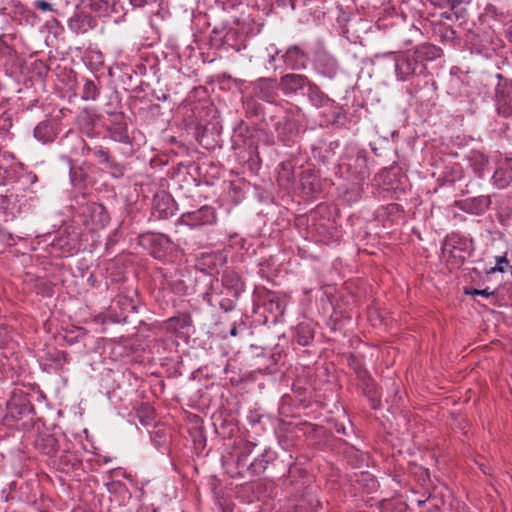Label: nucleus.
I'll list each match as a JSON object with an SVG mask.
<instances>
[{
    "instance_id": "1",
    "label": "nucleus",
    "mask_w": 512,
    "mask_h": 512,
    "mask_svg": "<svg viewBox=\"0 0 512 512\" xmlns=\"http://www.w3.org/2000/svg\"><path fill=\"white\" fill-rule=\"evenodd\" d=\"M497 78L499 83L494 94L495 110L498 116L507 119L512 115V80L505 79L501 74Z\"/></svg>"
},
{
    "instance_id": "2",
    "label": "nucleus",
    "mask_w": 512,
    "mask_h": 512,
    "mask_svg": "<svg viewBox=\"0 0 512 512\" xmlns=\"http://www.w3.org/2000/svg\"><path fill=\"white\" fill-rule=\"evenodd\" d=\"M280 87L284 94H294L297 91L303 89L305 86L309 87L310 97L314 100V97L318 102H322L324 100V95L319 92L318 87L311 83L309 79L300 74H286L280 79Z\"/></svg>"
},
{
    "instance_id": "3",
    "label": "nucleus",
    "mask_w": 512,
    "mask_h": 512,
    "mask_svg": "<svg viewBox=\"0 0 512 512\" xmlns=\"http://www.w3.org/2000/svg\"><path fill=\"white\" fill-rule=\"evenodd\" d=\"M395 72L401 81L407 80L410 76L421 74L426 70L425 65H420L414 52L401 53L395 56Z\"/></svg>"
},
{
    "instance_id": "4",
    "label": "nucleus",
    "mask_w": 512,
    "mask_h": 512,
    "mask_svg": "<svg viewBox=\"0 0 512 512\" xmlns=\"http://www.w3.org/2000/svg\"><path fill=\"white\" fill-rule=\"evenodd\" d=\"M181 221L194 228L203 225H213L217 222V214L213 207L204 205L195 211L183 213Z\"/></svg>"
},
{
    "instance_id": "5",
    "label": "nucleus",
    "mask_w": 512,
    "mask_h": 512,
    "mask_svg": "<svg viewBox=\"0 0 512 512\" xmlns=\"http://www.w3.org/2000/svg\"><path fill=\"white\" fill-rule=\"evenodd\" d=\"M473 251L472 240L459 234L447 236L442 246V253L448 256H462V254L470 256Z\"/></svg>"
},
{
    "instance_id": "6",
    "label": "nucleus",
    "mask_w": 512,
    "mask_h": 512,
    "mask_svg": "<svg viewBox=\"0 0 512 512\" xmlns=\"http://www.w3.org/2000/svg\"><path fill=\"white\" fill-rule=\"evenodd\" d=\"M279 87L277 79L270 77H262L251 83L253 95L268 103H273L276 100Z\"/></svg>"
},
{
    "instance_id": "7",
    "label": "nucleus",
    "mask_w": 512,
    "mask_h": 512,
    "mask_svg": "<svg viewBox=\"0 0 512 512\" xmlns=\"http://www.w3.org/2000/svg\"><path fill=\"white\" fill-rule=\"evenodd\" d=\"M314 64L319 73L330 79L334 78L339 70L336 58L326 51L316 53Z\"/></svg>"
},
{
    "instance_id": "8",
    "label": "nucleus",
    "mask_w": 512,
    "mask_h": 512,
    "mask_svg": "<svg viewBox=\"0 0 512 512\" xmlns=\"http://www.w3.org/2000/svg\"><path fill=\"white\" fill-rule=\"evenodd\" d=\"M225 252L232 253L234 256H251L257 253L253 243L240 237L238 234H233L229 237Z\"/></svg>"
},
{
    "instance_id": "9",
    "label": "nucleus",
    "mask_w": 512,
    "mask_h": 512,
    "mask_svg": "<svg viewBox=\"0 0 512 512\" xmlns=\"http://www.w3.org/2000/svg\"><path fill=\"white\" fill-rule=\"evenodd\" d=\"M490 205L491 199L490 196L487 195L467 198L458 204L462 211L474 215L483 214L486 210L489 209Z\"/></svg>"
},
{
    "instance_id": "10",
    "label": "nucleus",
    "mask_w": 512,
    "mask_h": 512,
    "mask_svg": "<svg viewBox=\"0 0 512 512\" xmlns=\"http://www.w3.org/2000/svg\"><path fill=\"white\" fill-rule=\"evenodd\" d=\"M277 459V453L271 448H266L261 455L254 459L248 466L249 471L253 476L261 475L265 472L268 465Z\"/></svg>"
},
{
    "instance_id": "11",
    "label": "nucleus",
    "mask_w": 512,
    "mask_h": 512,
    "mask_svg": "<svg viewBox=\"0 0 512 512\" xmlns=\"http://www.w3.org/2000/svg\"><path fill=\"white\" fill-rule=\"evenodd\" d=\"M275 130L278 138L284 142L290 141L298 134L299 124L297 121L283 117L275 123Z\"/></svg>"
},
{
    "instance_id": "12",
    "label": "nucleus",
    "mask_w": 512,
    "mask_h": 512,
    "mask_svg": "<svg viewBox=\"0 0 512 512\" xmlns=\"http://www.w3.org/2000/svg\"><path fill=\"white\" fill-rule=\"evenodd\" d=\"M284 62L293 70H301L306 67L308 57L298 46L290 47L283 56Z\"/></svg>"
},
{
    "instance_id": "13",
    "label": "nucleus",
    "mask_w": 512,
    "mask_h": 512,
    "mask_svg": "<svg viewBox=\"0 0 512 512\" xmlns=\"http://www.w3.org/2000/svg\"><path fill=\"white\" fill-rule=\"evenodd\" d=\"M111 138L117 142L130 144L127 122L122 114L115 116L114 122L109 128Z\"/></svg>"
},
{
    "instance_id": "14",
    "label": "nucleus",
    "mask_w": 512,
    "mask_h": 512,
    "mask_svg": "<svg viewBox=\"0 0 512 512\" xmlns=\"http://www.w3.org/2000/svg\"><path fill=\"white\" fill-rule=\"evenodd\" d=\"M95 26V20L88 14H77L71 17L68 21V27L71 31L76 34L86 33L93 29Z\"/></svg>"
},
{
    "instance_id": "15",
    "label": "nucleus",
    "mask_w": 512,
    "mask_h": 512,
    "mask_svg": "<svg viewBox=\"0 0 512 512\" xmlns=\"http://www.w3.org/2000/svg\"><path fill=\"white\" fill-rule=\"evenodd\" d=\"M414 54L420 65H425V62L439 58L442 55V50L433 44L425 43L417 46Z\"/></svg>"
},
{
    "instance_id": "16",
    "label": "nucleus",
    "mask_w": 512,
    "mask_h": 512,
    "mask_svg": "<svg viewBox=\"0 0 512 512\" xmlns=\"http://www.w3.org/2000/svg\"><path fill=\"white\" fill-rule=\"evenodd\" d=\"M36 448L43 454L53 456L59 449L57 438L53 434L39 435L35 441Z\"/></svg>"
},
{
    "instance_id": "17",
    "label": "nucleus",
    "mask_w": 512,
    "mask_h": 512,
    "mask_svg": "<svg viewBox=\"0 0 512 512\" xmlns=\"http://www.w3.org/2000/svg\"><path fill=\"white\" fill-rule=\"evenodd\" d=\"M492 180L500 189H504L512 184V161L497 168L492 176Z\"/></svg>"
},
{
    "instance_id": "18",
    "label": "nucleus",
    "mask_w": 512,
    "mask_h": 512,
    "mask_svg": "<svg viewBox=\"0 0 512 512\" xmlns=\"http://www.w3.org/2000/svg\"><path fill=\"white\" fill-rule=\"evenodd\" d=\"M188 326H190V317L187 314H179L162 323V330L165 329L171 333H178Z\"/></svg>"
},
{
    "instance_id": "19",
    "label": "nucleus",
    "mask_w": 512,
    "mask_h": 512,
    "mask_svg": "<svg viewBox=\"0 0 512 512\" xmlns=\"http://www.w3.org/2000/svg\"><path fill=\"white\" fill-rule=\"evenodd\" d=\"M295 336L297 342L300 345H308L310 341L314 338V328L312 322L309 320L300 322L296 327Z\"/></svg>"
},
{
    "instance_id": "20",
    "label": "nucleus",
    "mask_w": 512,
    "mask_h": 512,
    "mask_svg": "<svg viewBox=\"0 0 512 512\" xmlns=\"http://www.w3.org/2000/svg\"><path fill=\"white\" fill-rule=\"evenodd\" d=\"M91 219L97 228H104L110 221V217L101 204H92L89 207Z\"/></svg>"
},
{
    "instance_id": "21",
    "label": "nucleus",
    "mask_w": 512,
    "mask_h": 512,
    "mask_svg": "<svg viewBox=\"0 0 512 512\" xmlns=\"http://www.w3.org/2000/svg\"><path fill=\"white\" fill-rule=\"evenodd\" d=\"M207 302L213 307H219L224 312H230L235 308V302L229 298H221L217 294H207Z\"/></svg>"
},
{
    "instance_id": "22",
    "label": "nucleus",
    "mask_w": 512,
    "mask_h": 512,
    "mask_svg": "<svg viewBox=\"0 0 512 512\" xmlns=\"http://www.w3.org/2000/svg\"><path fill=\"white\" fill-rule=\"evenodd\" d=\"M158 240V235L146 233L139 237V244L145 249H148L149 253L154 256L158 252Z\"/></svg>"
},
{
    "instance_id": "23",
    "label": "nucleus",
    "mask_w": 512,
    "mask_h": 512,
    "mask_svg": "<svg viewBox=\"0 0 512 512\" xmlns=\"http://www.w3.org/2000/svg\"><path fill=\"white\" fill-rule=\"evenodd\" d=\"M245 112L248 116L257 117L263 114V106L256 100V97H246L243 101Z\"/></svg>"
},
{
    "instance_id": "24",
    "label": "nucleus",
    "mask_w": 512,
    "mask_h": 512,
    "mask_svg": "<svg viewBox=\"0 0 512 512\" xmlns=\"http://www.w3.org/2000/svg\"><path fill=\"white\" fill-rule=\"evenodd\" d=\"M162 218L173 216L177 210V204L172 196L162 192Z\"/></svg>"
},
{
    "instance_id": "25",
    "label": "nucleus",
    "mask_w": 512,
    "mask_h": 512,
    "mask_svg": "<svg viewBox=\"0 0 512 512\" xmlns=\"http://www.w3.org/2000/svg\"><path fill=\"white\" fill-rule=\"evenodd\" d=\"M256 445L251 442H243L241 446H239V455L237 457V466L238 467H244L246 466L245 462L247 457L252 453L254 447Z\"/></svg>"
},
{
    "instance_id": "26",
    "label": "nucleus",
    "mask_w": 512,
    "mask_h": 512,
    "mask_svg": "<svg viewBox=\"0 0 512 512\" xmlns=\"http://www.w3.org/2000/svg\"><path fill=\"white\" fill-rule=\"evenodd\" d=\"M34 137L42 142L52 139L51 127L47 123H39L34 129Z\"/></svg>"
},
{
    "instance_id": "27",
    "label": "nucleus",
    "mask_w": 512,
    "mask_h": 512,
    "mask_svg": "<svg viewBox=\"0 0 512 512\" xmlns=\"http://www.w3.org/2000/svg\"><path fill=\"white\" fill-rule=\"evenodd\" d=\"M99 94L94 81L86 80L83 86L82 98L84 100H95Z\"/></svg>"
},
{
    "instance_id": "28",
    "label": "nucleus",
    "mask_w": 512,
    "mask_h": 512,
    "mask_svg": "<svg viewBox=\"0 0 512 512\" xmlns=\"http://www.w3.org/2000/svg\"><path fill=\"white\" fill-rule=\"evenodd\" d=\"M156 412L149 405H143L139 411V419L142 425L149 426L154 419Z\"/></svg>"
},
{
    "instance_id": "29",
    "label": "nucleus",
    "mask_w": 512,
    "mask_h": 512,
    "mask_svg": "<svg viewBox=\"0 0 512 512\" xmlns=\"http://www.w3.org/2000/svg\"><path fill=\"white\" fill-rule=\"evenodd\" d=\"M497 263L494 267H491L489 270H486L487 274L500 272V273H510L511 264L508 261V258H496Z\"/></svg>"
},
{
    "instance_id": "30",
    "label": "nucleus",
    "mask_w": 512,
    "mask_h": 512,
    "mask_svg": "<svg viewBox=\"0 0 512 512\" xmlns=\"http://www.w3.org/2000/svg\"><path fill=\"white\" fill-rule=\"evenodd\" d=\"M93 155L100 163L106 164V166L112 163L108 150L101 146L94 148Z\"/></svg>"
},
{
    "instance_id": "31",
    "label": "nucleus",
    "mask_w": 512,
    "mask_h": 512,
    "mask_svg": "<svg viewBox=\"0 0 512 512\" xmlns=\"http://www.w3.org/2000/svg\"><path fill=\"white\" fill-rule=\"evenodd\" d=\"M114 301L123 311H134L135 309V304L133 300L128 299L126 296L119 295Z\"/></svg>"
},
{
    "instance_id": "32",
    "label": "nucleus",
    "mask_w": 512,
    "mask_h": 512,
    "mask_svg": "<svg viewBox=\"0 0 512 512\" xmlns=\"http://www.w3.org/2000/svg\"><path fill=\"white\" fill-rule=\"evenodd\" d=\"M464 293L467 295H471V296L479 295V296H484V297H490V296L494 295V292L489 291V288L479 290V289L465 287Z\"/></svg>"
},
{
    "instance_id": "33",
    "label": "nucleus",
    "mask_w": 512,
    "mask_h": 512,
    "mask_svg": "<svg viewBox=\"0 0 512 512\" xmlns=\"http://www.w3.org/2000/svg\"><path fill=\"white\" fill-rule=\"evenodd\" d=\"M99 2H101V4H99L98 8H96L98 5L97 0L93 2L92 6L95 9H99L103 13H107L109 10H111L115 3L114 0H99Z\"/></svg>"
},
{
    "instance_id": "34",
    "label": "nucleus",
    "mask_w": 512,
    "mask_h": 512,
    "mask_svg": "<svg viewBox=\"0 0 512 512\" xmlns=\"http://www.w3.org/2000/svg\"><path fill=\"white\" fill-rule=\"evenodd\" d=\"M34 6L43 12L52 11V4L45 0H36Z\"/></svg>"
},
{
    "instance_id": "35",
    "label": "nucleus",
    "mask_w": 512,
    "mask_h": 512,
    "mask_svg": "<svg viewBox=\"0 0 512 512\" xmlns=\"http://www.w3.org/2000/svg\"><path fill=\"white\" fill-rule=\"evenodd\" d=\"M107 167L113 169L114 174L120 176L123 174V166L112 159V163L108 164Z\"/></svg>"
},
{
    "instance_id": "36",
    "label": "nucleus",
    "mask_w": 512,
    "mask_h": 512,
    "mask_svg": "<svg viewBox=\"0 0 512 512\" xmlns=\"http://www.w3.org/2000/svg\"><path fill=\"white\" fill-rule=\"evenodd\" d=\"M461 3V0H440L439 5L448 4L451 8L457 7Z\"/></svg>"
},
{
    "instance_id": "37",
    "label": "nucleus",
    "mask_w": 512,
    "mask_h": 512,
    "mask_svg": "<svg viewBox=\"0 0 512 512\" xmlns=\"http://www.w3.org/2000/svg\"><path fill=\"white\" fill-rule=\"evenodd\" d=\"M8 171L0 166V185L4 184L7 179Z\"/></svg>"
},
{
    "instance_id": "38",
    "label": "nucleus",
    "mask_w": 512,
    "mask_h": 512,
    "mask_svg": "<svg viewBox=\"0 0 512 512\" xmlns=\"http://www.w3.org/2000/svg\"><path fill=\"white\" fill-rule=\"evenodd\" d=\"M6 121H7V119H6V118H4V114L2 113V114L0 115V131H2V130H5V129H6V127H7V125H6Z\"/></svg>"
},
{
    "instance_id": "39",
    "label": "nucleus",
    "mask_w": 512,
    "mask_h": 512,
    "mask_svg": "<svg viewBox=\"0 0 512 512\" xmlns=\"http://www.w3.org/2000/svg\"><path fill=\"white\" fill-rule=\"evenodd\" d=\"M486 14L496 15V8L492 5H488L485 9Z\"/></svg>"
},
{
    "instance_id": "40",
    "label": "nucleus",
    "mask_w": 512,
    "mask_h": 512,
    "mask_svg": "<svg viewBox=\"0 0 512 512\" xmlns=\"http://www.w3.org/2000/svg\"><path fill=\"white\" fill-rule=\"evenodd\" d=\"M409 32H410V34H411L412 36H415V37H417V36H420V35H421L420 30H419L418 28L414 27V26H413V27H411V28L409 29Z\"/></svg>"
},
{
    "instance_id": "41",
    "label": "nucleus",
    "mask_w": 512,
    "mask_h": 512,
    "mask_svg": "<svg viewBox=\"0 0 512 512\" xmlns=\"http://www.w3.org/2000/svg\"><path fill=\"white\" fill-rule=\"evenodd\" d=\"M454 36H455V32L451 29H447L444 34V37H446V38H454Z\"/></svg>"
},
{
    "instance_id": "42",
    "label": "nucleus",
    "mask_w": 512,
    "mask_h": 512,
    "mask_svg": "<svg viewBox=\"0 0 512 512\" xmlns=\"http://www.w3.org/2000/svg\"><path fill=\"white\" fill-rule=\"evenodd\" d=\"M158 436H159L158 431L151 432V438L156 445L158 444V441H157Z\"/></svg>"
},
{
    "instance_id": "43",
    "label": "nucleus",
    "mask_w": 512,
    "mask_h": 512,
    "mask_svg": "<svg viewBox=\"0 0 512 512\" xmlns=\"http://www.w3.org/2000/svg\"><path fill=\"white\" fill-rule=\"evenodd\" d=\"M479 157H480V165L481 166H484V165H486L488 163V158L487 157H485L483 155H480Z\"/></svg>"
},
{
    "instance_id": "44",
    "label": "nucleus",
    "mask_w": 512,
    "mask_h": 512,
    "mask_svg": "<svg viewBox=\"0 0 512 512\" xmlns=\"http://www.w3.org/2000/svg\"><path fill=\"white\" fill-rule=\"evenodd\" d=\"M237 334H238L237 328H236V326H233L230 330V335L233 337H236Z\"/></svg>"
},
{
    "instance_id": "45",
    "label": "nucleus",
    "mask_w": 512,
    "mask_h": 512,
    "mask_svg": "<svg viewBox=\"0 0 512 512\" xmlns=\"http://www.w3.org/2000/svg\"><path fill=\"white\" fill-rule=\"evenodd\" d=\"M224 30H225V27H223V28H221V29H220V28L215 27V28L213 29V32H214L215 34H220V33H222Z\"/></svg>"
},
{
    "instance_id": "46",
    "label": "nucleus",
    "mask_w": 512,
    "mask_h": 512,
    "mask_svg": "<svg viewBox=\"0 0 512 512\" xmlns=\"http://www.w3.org/2000/svg\"><path fill=\"white\" fill-rule=\"evenodd\" d=\"M114 265H115L114 260H113V259H110V260L108 261V263H107V269H110V268H111L112 266H114Z\"/></svg>"
},
{
    "instance_id": "47",
    "label": "nucleus",
    "mask_w": 512,
    "mask_h": 512,
    "mask_svg": "<svg viewBox=\"0 0 512 512\" xmlns=\"http://www.w3.org/2000/svg\"><path fill=\"white\" fill-rule=\"evenodd\" d=\"M337 433L346 434V430L344 426H341V428H337Z\"/></svg>"
},
{
    "instance_id": "48",
    "label": "nucleus",
    "mask_w": 512,
    "mask_h": 512,
    "mask_svg": "<svg viewBox=\"0 0 512 512\" xmlns=\"http://www.w3.org/2000/svg\"><path fill=\"white\" fill-rule=\"evenodd\" d=\"M356 161H360V162H362V163H365L366 158H365L364 156H358V157H357V159H356Z\"/></svg>"
},
{
    "instance_id": "49",
    "label": "nucleus",
    "mask_w": 512,
    "mask_h": 512,
    "mask_svg": "<svg viewBox=\"0 0 512 512\" xmlns=\"http://www.w3.org/2000/svg\"><path fill=\"white\" fill-rule=\"evenodd\" d=\"M167 141L174 143V142H176V138L174 136H170V137H168Z\"/></svg>"
},
{
    "instance_id": "50",
    "label": "nucleus",
    "mask_w": 512,
    "mask_h": 512,
    "mask_svg": "<svg viewBox=\"0 0 512 512\" xmlns=\"http://www.w3.org/2000/svg\"><path fill=\"white\" fill-rule=\"evenodd\" d=\"M404 42H405L406 45H410V44H412L413 40L412 39H405Z\"/></svg>"
},
{
    "instance_id": "51",
    "label": "nucleus",
    "mask_w": 512,
    "mask_h": 512,
    "mask_svg": "<svg viewBox=\"0 0 512 512\" xmlns=\"http://www.w3.org/2000/svg\"><path fill=\"white\" fill-rule=\"evenodd\" d=\"M31 182H36L37 181V176L35 174L31 175Z\"/></svg>"
},
{
    "instance_id": "52",
    "label": "nucleus",
    "mask_w": 512,
    "mask_h": 512,
    "mask_svg": "<svg viewBox=\"0 0 512 512\" xmlns=\"http://www.w3.org/2000/svg\"><path fill=\"white\" fill-rule=\"evenodd\" d=\"M424 504H425V501H424V500H418V505H419V506H422V505H424Z\"/></svg>"
},
{
    "instance_id": "53",
    "label": "nucleus",
    "mask_w": 512,
    "mask_h": 512,
    "mask_svg": "<svg viewBox=\"0 0 512 512\" xmlns=\"http://www.w3.org/2000/svg\"><path fill=\"white\" fill-rule=\"evenodd\" d=\"M274 60H275V56H274V55H271V56H270V60H269V61H270V63H272Z\"/></svg>"
},
{
    "instance_id": "54",
    "label": "nucleus",
    "mask_w": 512,
    "mask_h": 512,
    "mask_svg": "<svg viewBox=\"0 0 512 512\" xmlns=\"http://www.w3.org/2000/svg\"><path fill=\"white\" fill-rule=\"evenodd\" d=\"M161 237H162V240L166 239L167 241H169V238L167 236H165L164 234H161Z\"/></svg>"
},
{
    "instance_id": "55",
    "label": "nucleus",
    "mask_w": 512,
    "mask_h": 512,
    "mask_svg": "<svg viewBox=\"0 0 512 512\" xmlns=\"http://www.w3.org/2000/svg\"><path fill=\"white\" fill-rule=\"evenodd\" d=\"M5 198L3 196L0 197V203L4 202Z\"/></svg>"
},
{
    "instance_id": "56",
    "label": "nucleus",
    "mask_w": 512,
    "mask_h": 512,
    "mask_svg": "<svg viewBox=\"0 0 512 512\" xmlns=\"http://www.w3.org/2000/svg\"><path fill=\"white\" fill-rule=\"evenodd\" d=\"M509 35H510V39L512 41V30L511 29L509 30Z\"/></svg>"
},
{
    "instance_id": "57",
    "label": "nucleus",
    "mask_w": 512,
    "mask_h": 512,
    "mask_svg": "<svg viewBox=\"0 0 512 512\" xmlns=\"http://www.w3.org/2000/svg\"><path fill=\"white\" fill-rule=\"evenodd\" d=\"M150 24H151L152 27H155L154 22H153L152 19L150 20Z\"/></svg>"
},
{
    "instance_id": "58",
    "label": "nucleus",
    "mask_w": 512,
    "mask_h": 512,
    "mask_svg": "<svg viewBox=\"0 0 512 512\" xmlns=\"http://www.w3.org/2000/svg\"><path fill=\"white\" fill-rule=\"evenodd\" d=\"M276 305H277V308H278V309H281V306H280V303H279V302H277V303H276Z\"/></svg>"
},
{
    "instance_id": "59",
    "label": "nucleus",
    "mask_w": 512,
    "mask_h": 512,
    "mask_svg": "<svg viewBox=\"0 0 512 512\" xmlns=\"http://www.w3.org/2000/svg\"><path fill=\"white\" fill-rule=\"evenodd\" d=\"M510 275H512V265H511Z\"/></svg>"
}]
</instances>
